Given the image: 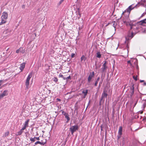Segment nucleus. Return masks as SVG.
Masks as SVG:
<instances>
[{"label":"nucleus","mask_w":146,"mask_h":146,"mask_svg":"<svg viewBox=\"0 0 146 146\" xmlns=\"http://www.w3.org/2000/svg\"><path fill=\"white\" fill-rule=\"evenodd\" d=\"M123 22L127 27H130V30L132 29L136 25L135 23L130 21L128 18L126 20L124 19Z\"/></svg>","instance_id":"f257e3e1"},{"label":"nucleus","mask_w":146,"mask_h":146,"mask_svg":"<svg viewBox=\"0 0 146 146\" xmlns=\"http://www.w3.org/2000/svg\"><path fill=\"white\" fill-rule=\"evenodd\" d=\"M8 15L7 13L4 12L1 17V22H0V25L5 23L7 22V19L8 18Z\"/></svg>","instance_id":"f03ea898"},{"label":"nucleus","mask_w":146,"mask_h":146,"mask_svg":"<svg viewBox=\"0 0 146 146\" xmlns=\"http://www.w3.org/2000/svg\"><path fill=\"white\" fill-rule=\"evenodd\" d=\"M133 8H132L131 5L129 6L123 12L122 15L126 13H127V15H129L131 11L133 9Z\"/></svg>","instance_id":"7ed1b4c3"},{"label":"nucleus","mask_w":146,"mask_h":146,"mask_svg":"<svg viewBox=\"0 0 146 146\" xmlns=\"http://www.w3.org/2000/svg\"><path fill=\"white\" fill-rule=\"evenodd\" d=\"M32 77V74H29L25 82V85L26 87L28 88L29 85V81L31 78Z\"/></svg>","instance_id":"20e7f679"},{"label":"nucleus","mask_w":146,"mask_h":146,"mask_svg":"<svg viewBox=\"0 0 146 146\" xmlns=\"http://www.w3.org/2000/svg\"><path fill=\"white\" fill-rule=\"evenodd\" d=\"M78 127L77 125L72 126L70 128L71 132L72 134H73L74 133L76 130H78Z\"/></svg>","instance_id":"39448f33"},{"label":"nucleus","mask_w":146,"mask_h":146,"mask_svg":"<svg viewBox=\"0 0 146 146\" xmlns=\"http://www.w3.org/2000/svg\"><path fill=\"white\" fill-rule=\"evenodd\" d=\"M104 62V63L102 65V68H101V71L102 73L104 72L105 71H106L107 68V66H106V61H105Z\"/></svg>","instance_id":"423d86ee"},{"label":"nucleus","mask_w":146,"mask_h":146,"mask_svg":"<svg viewBox=\"0 0 146 146\" xmlns=\"http://www.w3.org/2000/svg\"><path fill=\"white\" fill-rule=\"evenodd\" d=\"M8 94V90H5L2 94H0V99L3 98L4 96L7 95Z\"/></svg>","instance_id":"0eeeda50"},{"label":"nucleus","mask_w":146,"mask_h":146,"mask_svg":"<svg viewBox=\"0 0 146 146\" xmlns=\"http://www.w3.org/2000/svg\"><path fill=\"white\" fill-rule=\"evenodd\" d=\"M108 94H107V91L105 90H104L101 96V100L103 99V98L107 97Z\"/></svg>","instance_id":"6e6552de"},{"label":"nucleus","mask_w":146,"mask_h":146,"mask_svg":"<svg viewBox=\"0 0 146 146\" xmlns=\"http://www.w3.org/2000/svg\"><path fill=\"white\" fill-rule=\"evenodd\" d=\"M94 72H93L92 73H90V74L88 78V81L89 82H91L92 79L94 76Z\"/></svg>","instance_id":"1a4fd4ad"},{"label":"nucleus","mask_w":146,"mask_h":146,"mask_svg":"<svg viewBox=\"0 0 146 146\" xmlns=\"http://www.w3.org/2000/svg\"><path fill=\"white\" fill-rule=\"evenodd\" d=\"M11 32V30L10 29H7L4 31L3 33L6 35H11L10 33Z\"/></svg>","instance_id":"9d476101"},{"label":"nucleus","mask_w":146,"mask_h":146,"mask_svg":"<svg viewBox=\"0 0 146 146\" xmlns=\"http://www.w3.org/2000/svg\"><path fill=\"white\" fill-rule=\"evenodd\" d=\"M122 127L120 126L119 127V130H118V139L119 138L121 137V136L122 134Z\"/></svg>","instance_id":"9b49d317"},{"label":"nucleus","mask_w":146,"mask_h":146,"mask_svg":"<svg viewBox=\"0 0 146 146\" xmlns=\"http://www.w3.org/2000/svg\"><path fill=\"white\" fill-rule=\"evenodd\" d=\"M25 63L24 62H23L21 64L20 69L21 70V72L23 71L24 68H25Z\"/></svg>","instance_id":"f8f14e48"},{"label":"nucleus","mask_w":146,"mask_h":146,"mask_svg":"<svg viewBox=\"0 0 146 146\" xmlns=\"http://www.w3.org/2000/svg\"><path fill=\"white\" fill-rule=\"evenodd\" d=\"M145 2V0H141L137 5H136L135 6L136 7H138L140 5L144 4Z\"/></svg>","instance_id":"ddd939ff"},{"label":"nucleus","mask_w":146,"mask_h":146,"mask_svg":"<svg viewBox=\"0 0 146 146\" xmlns=\"http://www.w3.org/2000/svg\"><path fill=\"white\" fill-rule=\"evenodd\" d=\"M138 23L141 25H142L144 23L146 24V18L143 20L141 21Z\"/></svg>","instance_id":"4468645a"},{"label":"nucleus","mask_w":146,"mask_h":146,"mask_svg":"<svg viewBox=\"0 0 146 146\" xmlns=\"http://www.w3.org/2000/svg\"><path fill=\"white\" fill-rule=\"evenodd\" d=\"M131 96L133 94H134V85H133L132 87L131 88Z\"/></svg>","instance_id":"2eb2a0df"},{"label":"nucleus","mask_w":146,"mask_h":146,"mask_svg":"<svg viewBox=\"0 0 146 146\" xmlns=\"http://www.w3.org/2000/svg\"><path fill=\"white\" fill-rule=\"evenodd\" d=\"M88 93V90H84L82 92V93L84 95V98L86 97V96L87 95Z\"/></svg>","instance_id":"dca6fc26"},{"label":"nucleus","mask_w":146,"mask_h":146,"mask_svg":"<svg viewBox=\"0 0 146 146\" xmlns=\"http://www.w3.org/2000/svg\"><path fill=\"white\" fill-rule=\"evenodd\" d=\"M29 119H27V121H26L25 122V123L24 124V126L25 127H27L28 126V123L29 122Z\"/></svg>","instance_id":"f3484780"},{"label":"nucleus","mask_w":146,"mask_h":146,"mask_svg":"<svg viewBox=\"0 0 146 146\" xmlns=\"http://www.w3.org/2000/svg\"><path fill=\"white\" fill-rule=\"evenodd\" d=\"M64 116H65V118L67 119V122L69 121L70 120V118L69 117V115L67 113H65Z\"/></svg>","instance_id":"a211bd4d"},{"label":"nucleus","mask_w":146,"mask_h":146,"mask_svg":"<svg viewBox=\"0 0 146 146\" xmlns=\"http://www.w3.org/2000/svg\"><path fill=\"white\" fill-rule=\"evenodd\" d=\"M86 59L84 55H82L80 58V60L81 62L83 61H85Z\"/></svg>","instance_id":"6ab92c4d"},{"label":"nucleus","mask_w":146,"mask_h":146,"mask_svg":"<svg viewBox=\"0 0 146 146\" xmlns=\"http://www.w3.org/2000/svg\"><path fill=\"white\" fill-rule=\"evenodd\" d=\"M20 52L22 53H24L25 52V50L23 49V47H21L20 48Z\"/></svg>","instance_id":"aec40b11"},{"label":"nucleus","mask_w":146,"mask_h":146,"mask_svg":"<svg viewBox=\"0 0 146 146\" xmlns=\"http://www.w3.org/2000/svg\"><path fill=\"white\" fill-rule=\"evenodd\" d=\"M30 140L31 141V142H34L35 141V137L34 138L31 137L30 138Z\"/></svg>","instance_id":"412c9836"},{"label":"nucleus","mask_w":146,"mask_h":146,"mask_svg":"<svg viewBox=\"0 0 146 146\" xmlns=\"http://www.w3.org/2000/svg\"><path fill=\"white\" fill-rule=\"evenodd\" d=\"M97 57L100 58L101 57V54L100 53V52H98L97 53Z\"/></svg>","instance_id":"4be33fe9"},{"label":"nucleus","mask_w":146,"mask_h":146,"mask_svg":"<svg viewBox=\"0 0 146 146\" xmlns=\"http://www.w3.org/2000/svg\"><path fill=\"white\" fill-rule=\"evenodd\" d=\"M9 134V131H7L3 135V136L4 137H6L7 136H8Z\"/></svg>","instance_id":"5701e85b"},{"label":"nucleus","mask_w":146,"mask_h":146,"mask_svg":"<svg viewBox=\"0 0 146 146\" xmlns=\"http://www.w3.org/2000/svg\"><path fill=\"white\" fill-rule=\"evenodd\" d=\"M46 141L45 140V141L44 142L42 141H41L40 142V144L42 145H44L45 144H46Z\"/></svg>","instance_id":"b1692460"},{"label":"nucleus","mask_w":146,"mask_h":146,"mask_svg":"<svg viewBox=\"0 0 146 146\" xmlns=\"http://www.w3.org/2000/svg\"><path fill=\"white\" fill-rule=\"evenodd\" d=\"M53 81L55 82H57L58 80L57 78L56 77H54V78H53Z\"/></svg>","instance_id":"393cba45"},{"label":"nucleus","mask_w":146,"mask_h":146,"mask_svg":"<svg viewBox=\"0 0 146 146\" xmlns=\"http://www.w3.org/2000/svg\"><path fill=\"white\" fill-rule=\"evenodd\" d=\"M23 132L21 130L20 131L18 132L17 135H21L22 134V133H23Z\"/></svg>","instance_id":"a878e982"},{"label":"nucleus","mask_w":146,"mask_h":146,"mask_svg":"<svg viewBox=\"0 0 146 146\" xmlns=\"http://www.w3.org/2000/svg\"><path fill=\"white\" fill-rule=\"evenodd\" d=\"M40 141H37L35 143V145H37L38 144H40Z\"/></svg>","instance_id":"bb28decb"},{"label":"nucleus","mask_w":146,"mask_h":146,"mask_svg":"<svg viewBox=\"0 0 146 146\" xmlns=\"http://www.w3.org/2000/svg\"><path fill=\"white\" fill-rule=\"evenodd\" d=\"M19 51L20 52V48L19 49L16 50V52L17 53H18L19 52Z\"/></svg>","instance_id":"cd10ccee"},{"label":"nucleus","mask_w":146,"mask_h":146,"mask_svg":"<svg viewBox=\"0 0 146 146\" xmlns=\"http://www.w3.org/2000/svg\"><path fill=\"white\" fill-rule=\"evenodd\" d=\"M75 56V54L74 53H72L71 55L72 58H73Z\"/></svg>","instance_id":"c85d7f7f"},{"label":"nucleus","mask_w":146,"mask_h":146,"mask_svg":"<svg viewBox=\"0 0 146 146\" xmlns=\"http://www.w3.org/2000/svg\"><path fill=\"white\" fill-rule=\"evenodd\" d=\"M26 128V127L24 126L21 130V131L23 132V131Z\"/></svg>","instance_id":"c756f323"},{"label":"nucleus","mask_w":146,"mask_h":146,"mask_svg":"<svg viewBox=\"0 0 146 146\" xmlns=\"http://www.w3.org/2000/svg\"><path fill=\"white\" fill-rule=\"evenodd\" d=\"M59 77L63 78V75L60 74L59 75Z\"/></svg>","instance_id":"7c9ffc66"},{"label":"nucleus","mask_w":146,"mask_h":146,"mask_svg":"<svg viewBox=\"0 0 146 146\" xmlns=\"http://www.w3.org/2000/svg\"><path fill=\"white\" fill-rule=\"evenodd\" d=\"M64 1V0H60L59 3V4H61V3Z\"/></svg>","instance_id":"2f4dec72"},{"label":"nucleus","mask_w":146,"mask_h":146,"mask_svg":"<svg viewBox=\"0 0 146 146\" xmlns=\"http://www.w3.org/2000/svg\"><path fill=\"white\" fill-rule=\"evenodd\" d=\"M133 78L134 79V80H137V77H135L134 76L133 77Z\"/></svg>","instance_id":"473e14b6"},{"label":"nucleus","mask_w":146,"mask_h":146,"mask_svg":"<svg viewBox=\"0 0 146 146\" xmlns=\"http://www.w3.org/2000/svg\"><path fill=\"white\" fill-rule=\"evenodd\" d=\"M98 83V82L97 81H96V82H95V84H94V86H97V84Z\"/></svg>","instance_id":"72a5a7b5"},{"label":"nucleus","mask_w":146,"mask_h":146,"mask_svg":"<svg viewBox=\"0 0 146 146\" xmlns=\"http://www.w3.org/2000/svg\"><path fill=\"white\" fill-rule=\"evenodd\" d=\"M66 80H68L70 79V76H69L67 77L66 78Z\"/></svg>","instance_id":"f704fd0d"},{"label":"nucleus","mask_w":146,"mask_h":146,"mask_svg":"<svg viewBox=\"0 0 146 146\" xmlns=\"http://www.w3.org/2000/svg\"><path fill=\"white\" fill-rule=\"evenodd\" d=\"M35 139H36L37 140H40V138L39 137H35Z\"/></svg>","instance_id":"c9c22d12"},{"label":"nucleus","mask_w":146,"mask_h":146,"mask_svg":"<svg viewBox=\"0 0 146 146\" xmlns=\"http://www.w3.org/2000/svg\"><path fill=\"white\" fill-rule=\"evenodd\" d=\"M127 62L128 64H130V65H131V61L130 60L128 61H127Z\"/></svg>","instance_id":"e433bc0d"},{"label":"nucleus","mask_w":146,"mask_h":146,"mask_svg":"<svg viewBox=\"0 0 146 146\" xmlns=\"http://www.w3.org/2000/svg\"><path fill=\"white\" fill-rule=\"evenodd\" d=\"M100 80V78L99 77H98L97 79V80H96V81L98 82Z\"/></svg>","instance_id":"4c0bfd02"},{"label":"nucleus","mask_w":146,"mask_h":146,"mask_svg":"<svg viewBox=\"0 0 146 146\" xmlns=\"http://www.w3.org/2000/svg\"><path fill=\"white\" fill-rule=\"evenodd\" d=\"M62 113L64 115L65 113H66L65 112H64V111H62Z\"/></svg>","instance_id":"58836bf2"},{"label":"nucleus","mask_w":146,"mask_h":146,"mask_svg":"<svg viewBox=\"0 0 146 146\" xmlns=\"http://www.w3.org/2000/svg\"><path fill=\"white\" fill-rule=\"evenodd\" d=\"M22 8L23 9H24L25 8V5H23L22 6Z\"/></svg>","instance_id":"ea45409f"},{"label":"nucleus","mask_w":146,"mask_h":146,"mask_svg":"<svg viewBox=\"0 0 146 146\" xmlns=\"http://www.w3.org/2000/svg\"><path fill=\"white\" fill-rule=\"evenodd\" d=\"M144 15V13H143L142 15H141V16L140 17H143Z\"/></svg>","instance_id":"a19ab883"},{"label":"nucleus","mask_w":146,"mask_h":146,"mask_svg":"<svg viewBox=\"0 0 146 146\" xmlns=\"http://www.w3.org/2000/svg\"><path fill=\"white\" fill-rule=\"evenodd\" d=\"M57 100L59 101L60 102L61 101V100L57 98Z\"/></svg>","instance_id":"79ce46f5"},{"label":"nucleus","mask_w":146,"mask_h":146,"mask_svg":"<svg viewBox=\"0 0 146 146\" xmlns=\"http://www.w3.org/2000/svg\"><path fill=\"white\" fill-rule=\"evenodd\" d=\"M64 80H66V78H65L63 77V78H62Z\"/></svg>","instance_id":"37998d69"},{"label":"nucleus","mask_w":146,"mask_h":146,"mask_svg":"<svg viewBox=\"0 0 146 146\" xmlns=\"http://www.w3.org/2000/svg\"><path fill=\"white\" fill-rule=\"evenodd\" d=\"M140 82H144V81L143 80H141L140 81Z\"/></svg>","instance_id":"c03bdc74"},{"label":"nucleus","mask_w":146,"mask_h":146,"mask_svg":"<svg viewBox=\"0 0 146 146\" xmlns=\"http://www.w3.org/2000/svg\"><path fill=\"white\" fill-rule=\"evenodd\" d=\"M144 85L145 86L146 85V82H144Z\"/></svg>","instance_id":"a18cd8bd"},{"label":"nucleus","mask_w":146,"mask_h":146,"mask_svg":"<svg viewBox=\"0 0 146 146\" xmlns=\"http://www.w3.org/2000/svg\"><path fill=\"white\" fill-rule=\"evenodd\" d=\"M140 113L141 114H142L143 113V111H141L140 112Z\"/></svg>","instance_id":"49530a36"},{"label":"nucleus","mask_w":146,"mask_h":146,"mask_svg":"<svg viewBox=\"0 0 146 146\" xmlns=\"http://www.w3.org/2000/svg\"><path fill=\"white\" fill-rule=\"evenodd\" d=\"M79 15H81V14H79Z\"/></svg>","instance_id":"de8ad7c7"}]
</instances>
